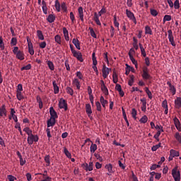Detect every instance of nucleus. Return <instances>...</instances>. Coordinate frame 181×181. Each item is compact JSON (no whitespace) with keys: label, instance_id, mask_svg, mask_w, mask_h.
I'll list each match as a JSON object with an SVG mask.
<instances>
[{"label":"nucleus","instance_id":"12","mask_svg":"<svg viewBox=\"0 0 181 181\" xmlns=\"http://www.w3.org/2000/svg\"><path fill=\"white\" fill-rule=\"evenodd\" d=\"M86 113H87L88 117H89L90 119H93V117H91V114L93 113V111L91 110V106H90V104L89 103L86 104Z\"/></svg>","mask_w":181,"mask_h":181},{"label":"nucleus","instance_id":"56","mask_svg":"<svg viewBox=\"0 0 181 181\" xmlns=\"http://www.w3.org/2000/svg\"><path fill=\"white\" fill-rule=\"evenodd\" d=\"M95 107L97 108V111L101 112V105H100V103H99L98 101L95 102Z\"/></svg>","mask_w":181,"mask_h":181},{"label":"nucleus","instance_id":"54","mask_svg":"<svg viewBox=\"0 0 181 181\" xmlns=\"http://www.w3.org/2000/svg\"><path fill=\"white\" fill-rule=\"evenodd\" d=\"M175 137L176 140H177L178 143L181 144V135L179 132L175 133Z\"/></svg>","mask_w":181,"mask_h":181},{"label":"nucleus","instance_id":"24","mask_svg":"<svg viewBox=\"0 0 181 181\" xmlns=\"http://www.w3.org/2000/svg\"><path fill=\"white\" fill-rule=\"evenodd\" d=\"M56 124V119H49L47 122L48 128L50 127H54Z\"/></svg>","mask_w":181,"mask_h":181},{"label":"nucleus","instance_id":"20","mask_svg":"<svg viewBox=\"0 0 181 181\" xmlns=\"http://www.w3.org/2000/svg\"><path fill=\"white\" fill-rule=\"evenodd\" d=\"M4 115L6 116V110L4 105H3L1 107H0V117H3Z\"/></svg>","mask_w":181,"mask_h":181},{"label":"nucleus","instance_id":"51","mask_svg":"<svg viewBox=\"0 0 181 181\" xmlns=\"http://www.w3.org/2000/svg\"><path fill=\"white\" fill-rule=\"evenodd\" d=\"M129 81H128V85L129 86H133V83H134V75H130L129 76Z\"/></svg>","mask_w":181,"mask_h":181},{"label":"nucleus","instance_id":"18","mask_svg":"<svg viewBox=\"0 0 181 181\" xmlns=\"http://www.w3.org/2000/svg\"><path fill=\"white\" fill-rule=\"evenodd\" d=\"M78 14L79 16L80 21H81V22H83V7H79L78 8Z\"/></svg>","mask_w":181,"mask_h":181},{"label":"nucleus","instance_id":"64","mask_svg":"<svg viewBox=\"0 0 181 181\" xmlns=\"http://www.w3.org/2000/svg\"><path fill=\"white\" fill-rule=\"evenodd\" d=\"M8 181H14L16 178L13 175H8Z\"/></svg>","mask_w":181,"mask_h":181},{"label":"nucleus","instance_id":"28","mask_svg":"<svg viewBox=\"0 0 181 181\" xmlns=\"http://www.w3.org/2000/svg\"><path fill=\"white\" fill-rule=\"evenodd\" d=\"M105 168H106L107 170L108 171L107 175H111V174L112 173V164H107Z\"/></svg>","mask_w":181,"mask_h":181},{"label":"nucleus","instance_id":"4","mask_svg":"<svg viewBox=\"0 0 181 181\" xmlns=\"http://www.w3.org/2000/svg\"><path fill=\"white\" fill-rule=\"evenodd\" d=\"M39 141V137L37 135H28V144L29 145H33V142H37Z\"/></svg>","mask_w":181,"mask_h":181},{"label":"nucleus","instance_id":"22","mask_svg":"<svg viewBox=\"0 0 181 181\" xmlns=\"http://www.w3.org/2000/svg\"><path fill=\"white\" fill-rule=\"evenodd\" d=\"M56 20V16L54 14L49 15L48 18H47V21L48 23H52Z\"/></svg>","mask_w":181,"mask_h":181},{"label":"nucleus","instance_id":"57","mask_svg":"<svg viewBox=\"0 0 181 181\" xmlns=\"http://www.w3.org/2000/svg\"><path fill=\"white\" fill-rule=\"evenodd\" d=\"M30 69H31V64H29L25 66H22L21 71H23L24 70H30Z\"/></svg>","mask_w":181,"mask_h":181},{"label":"nucleus","instance_id":"10","mask_svg":"<svg viewBox=\"0 0 181 181\" xmlns=\"http://www.w3.org/2000/svg\"><path fill=\"white\" fill-rule=\"evenodd\" d=\"M100 88L101 91H103V94L105 95H108V89L107 88L106 86L105 85L104 81L101 80L100 81Z\"/></svg>","mask_w":181,"mask_h":181},{"label":"nucleus","instance_id":"34","mask_svg":"<svg viewBox=\"0 0 181 181\" xmlns=\"http://www.w3.org/2000/svg\"><path fill=\"white\" fill-rule=\"evenodd\" d=\"M54 41L58 45H62V37L60 35H57L54 36Z\"/></svg>","mask_w":181,"mask_h":181},{"label":"nucleus","instance_id":"9","mask_svg":"<svg viewBox=\"0 0 181 181\" xmlns=\"http://www.w3.org/2000/svg\"><path fill=\"white\" fill-rule=\"evenodd\" d=\"M27 42H28V47L29 48V54L33 56L35 54V50L33 49V42H31V40L29 39V37H27Z\"/></svg>","mask_w":181,"mask_h":181},{"label":"nucleus","instance_id":"15","mask_svg":"<svg viewBox=\"0 0 181 181\" xmlns=\"http://www.w3.org/2000/svg\"><path fill=\"white\" fill-rule=\"evenodd\" d=\"M93 71L95 72H97L98 71V69H97V59H96V56H95V53L93 52Z\"/></svg>","mask_w":181,"mask_h":181},{"label":"nucleus","instance_id":"16","mask_svg":"<svg viewBox=\"0 0 181 181\" xmlns=\"http://www.w3.org/2000/svg\"><path fill=\"white\" fill-rule=\"evenodd\" d=\"M167 86L170 88V91L172 93L173 95H175L176 88L172 83H170V81H167Z\"/></svg>","mask_w":181,"mask_h":181},{"label":"nucleus","instance_id":"5","mask_svg":"<svg viewBox=\"0 0 181 181\" xmlns=\"http://www.w3.org/2000/svg\"><path fill=\"white\" fill-rule=\"evenodd\" d=\"M81 167L85 169L86 172H91L93 170V162H90L89 164L86 163L81 164Z\"/></svg>","mask_w":181,"mask_h":181},{"label":"nucleus","instance_id":"39","mask_svg":"<svg viewBox=\"0 0 181 181\" xmlns=\"http://www.w3.org/2000/svg\"><path fill=\"white\" fill-rule=\"evenodd\" d=\"M16 98L18 100V101H21L23 100V95H22V92L16 91Z\"/></svg>","mask_w":181,"mask_h":181},{"label":"nucleus","instance_id":"13","mask_svg":"<svg viewBox=\"0 0 181 181\" xmlns=\"http://www.w3.org/2000/svg\"><path fill=\"white\" fill-rule=\"evenodd\" d=\"M110 69L109 68H107L106 67V65H103V78H106L108 75L110 74Z\"/></svg>","mask_w":181,"mask_h":181},{"label":"nucleus","instance_id":"25","mask_svg":"<svg viewBox=\"0 0 181 181\" xmlns=\"http://www.w3.org/2000/svg\"><path fill=\"white\" fill-rule=\"evenodd\" d=\"M72 85H74V86L77 87L78 90H80V81L77 78H74L72 81Z\"/></svg>","mask_w":181,"mask_h":181},{"label":"nucleus","instance_id":"49","mask_svg":"<svg viewBox=\"0 0 181 181\" xmlns=\"http://www.w3.org/2000/svg\"><path fill=\"white\" fill-rule=\"evenodd\" d=\"M66 93L69 94L71 96L74 95V90L70 87H66Z\"/></svg>","mask_w":181,"mask_h":181},{"label":"nucleus","instance_id":"11","mask_svg":"<svg viewBox=\"0 0 181 181\" xmlns=\"http://www.w3.org/2000/svg\"><path fill=\"white\" fill-rule=\"evenodd\" d=\"M49 113L51 119H56L57 118H58V115H57V112L56 110H54V107H50Z\"/></svg>","mask_w":181,"mask_h":181},{"label":"nucleus","instance_id":"33","mask_svg":"<svg viewBox=\"0 0 181 181\" xmlns=\"http://www.w3.org/2000/svg\"><path fill=\"white\" fill-rule=\"evenodd\" d=\"M129 59L132 63H133V64L135 65V68L137 69L139 67V64L137 63V61L134 58L133 56H130Z\"/></svg>","mask_w":181,"mask_h":181},{"label":"nucleus","instance_id":"36","mask_svg":"<svg viewBox=\"0 0 181 181\" xmlns=\"http://www.w3.org/2000/svg\"><path fill=\"white\" fill-rule=\"evenodd\" d=\"M23 132L27 133V135L28 136H31V135H33V130L30 129L29 127H25L23 129Z\"/></svg>","mask_w":181,"mask_h":181},{"label":"nucleus","instance_id":"47","mask_svg":"<svg viewBox=\"0 0 181 181\" xmlns=\"http://www.w3.org/2000/svg\"><path fill=\"white\" fill-rule=\"evenodd\" d=\"M114 25L117 28V30H119V23L117 22L116 16H114Z\"/></svg>","mask_w":181,"mask_h":181},{"label":"nucleus","instance_id":"60","mask_svg":"<svg viewBox=\"0 0 181 181\" xmlns=\"http://www.w3.org/2000/svg\"><path fill=\"white\" fill-rule=\"evenodd\" d=\"M151 15L154 17H156L158 16V11L155 9H151Z\"/></svg>","mask_w":181,"mask_h":181},{"label":"nucleus","instance_id":"44","mask_svg":"<svg viewBox=\"0 0 181 181\" xmlns=\"http://www.w3.org/2000/svg\"><path fill=\"white\" fill-rule=\"evenodd\" d=\"M45 163H47V166L50 165V156H49V155L45 156Z\"/></svg>","mask_w":181,"mask_h":181},{"label":"nucleus","instance_id":"7","mask_svg":"<svg viewBox=\"0 0 181 181\" xmlns=\"http://www.w3.org/2000/svg\"><path fill=\"white\" fill-rule=\"evenodd\" d=\"M167 33H168V38L170 42V45H172L173 47H175L176 44H175V42H174L173 32L172 31V30H168V31H167Z\"/></svg>","mask_w":181,"mask_h":181},{"label":"nucleus","instance_id":"55","mask_svg":"<svg viewBox=\"0 0 181 181\" xmlns=\"http://www.w3.org/2000/svg\"><path fill=\"white\" fill-rule=\"evenodd\" d=\"M106 13V9L103 7V8H101V10L98 12V14H97L98 16V18L101 16V15Z\"/></svg>","mask_w":181,"mask_h":181},{"label":"nucleus","instance_id":"23","mask_svg":"<svg viewBox=\"0 0 181 181\" xmlns=\"http://www.w3.org/2000/svg\"><path fill=\"white\" fill-rule=\"evenodd\" d=\"M100 105H103V108L106 107V105H108V101L105 100L104 96H100Z\"/></svg>","mask_w":181,"mask_h":181},{"label":"nucleus","instance_id":"17","mask_svg":"<svg viewBox=\"0 0 181 181\" xmlns=\"http://www.w3.org/2000/svg\"><path fill=\"white\" fill-rule=\"evenodd\" d=\"M63 33H64V40L66 41H69V33L68 32V30L66 28H64L62 29Z\"/></svg>","mask_w":181,"mask_h":181},{"label":"nucleus","instance_id":"53","mask_svg":"<svg viewBox=\"0 0 181 181\" xmlns=\"http://www.w3.org/2000/svg\"><path fill=\"white\" fill-rule=\"evenodd\" d=\"M137 111L135 108L132 110V116L133 117L134 119H136Z\"/></svg>","mask_w":181,"mask_h":181},{"label":"nucleus","instance_id":"52","mask_svg":"<svg viewBox=\"0 0 181 181\" xmlns=\"http://www.w3.org/2000/svg\"><path fill=\"white\" fill-rule=\"evenodd\" d=\"M89 30H90V35H91V37H93V38L96 39L97 38V35H96V33L94 31V29H93V28H89Z\"/></svg>","mask_w":181,"mask_h":181},{"label":"nucleus","instance_id":"37","mask_svg":"<svg viewBox=\"0 0 181 181\" xmlns=\"http://www.w3.org/2000/svg\"><path fill=\"white\" fill-rule=\"evenodd\" d=\"M145 92H146V94H147V96H148V98L150 100H152L153 98V96H152V92H151L148 89V88H145Z\"/></svg>","mask_w":181,"mask_h":181},{"label":"nucleus","instance_id":"43","mask_svg":"<svg viewBox=\"0 0 181 181\" xmlns=\"http://www.w3.org/2000/svg\"><path fill=\"white\" fill-rule=\"evenodd\" d=\"M61 9H62L64 13H67V6L65 2L61 3Z\"/></svg>","mask_w":181,"mask_h":181},{"label":"nucleus","instance_id":"42","mask_svg":"<svg viewBox=\"0 0 181 181\" xmlns=\"http://www.w3.org/2000/svg\"><path fill=\"white\" fill-rule=\"evenodd\" d=\"M172 20V17L169 15H165L164 18H163V22H170Z\"/></svg>","mask_w":181,"mask_h":181},{"label":"nucleus","instance_id":"1","mask_svg":"<svg viewBox=\"0 0 181 181\" xmlns=\"http://www.w3.org/2000/svg\"><path fill=\"white\" fill-rule=\"evenodd\" d=\"M13 54L16 55V58L18 59L20 61L25 60V53L19 49V47H16L13 48Z\"/></svg>","mask_w":181,"mask_h":181},{"label":"nucleus","instance_id":"19","mask_svg":"<svg viewBox=\"0 0 181 181\" xmlns=\"http://www.w3.org/2000/svg\"><path fill=\"white\" fill-rule=\"evenodd\" d=\"M52 85H53V93L54 94H59V87L56 83V81H52Z\"/></svg>","mask_w":181,"mask_h":181},{"label":"nucleus","instance_id":"48","mask_svg":"<svg viewBox=\"0 0 181 181\" xmlns=\"http://www.w3.org/2000/svg\"><path fill=\"white\" fill-rule=\"evenodd\" d=\"M173 7L175 9H179L180 8V2L179 0H175V1L173 4Z\"/></svg>","mask_w":181,"mask_h":181},{"label":"nucleus","instance_id":"2","mask_svg":"<svg viewBox=\"0 0 181 181\" xmlns=\"http://www.w3.org/2000/svg\"><path fill=\"white\" fill-rule=\"evenodd\" d=\"M149 70L147 66L143 67V74H141V78H143L144 81L151 80L152 79V76L149 74Z\"/></svg>","mask_w":181,"mask_h":181},{"label":"nucleus","instance_id":"6","mask_svg":"<svg viewBox=\"0 0 181 181\" xmlns=\"http://www.w3.org/2000/svg\"><path fill=\"white\" fill-rule=\"evenodd\" d=\"M59 108L64 109V111L68 110L67 103L65 100L61 98L60 100H59Z\"/></svg>","mask_w":181,"mask_h":181},{"label":"nucleus","instance_id":"27","mask_svg":"<svg viewBox=\"0 0 181 181\" xmlns=\"http://www.w3.org/2000/svg\"><path fill=\"white\" fill-rule=\"evenodd\" d=\"M37 36L40 40H45V37H43L42 31H41L40 30H37Z\"/></svg>","mask_w":181,"mask_h":181},{"label":"nucleus","instance_id":"26","mask_svg":"<svg viewBox=\"0 0 181 181\" xmlns=\"http://www.w3.org/2000/svg\"><path fill=\"white\" fill-rule=\"evenodd\" d=\"M173 121L174 122V125H175V128H179V127H181V122H180L179 119L177 117H174L173 119Z\"/></svg>","mask_w":181,"mask_h":181},{"label":"nucleus","instance_id":"30","mask_svg":"<svg viewBox=\"0 0 181 181\" xmlns=\"http://www.w3.org/2000/svg\"><path fill=\"white\" fill-rule=\"evenodd\" d=\"M72 44L74 45L76 48H77L78 49H80V42L77 39L72 40Z\"/></svg>","mask_w":181,"mask_h":181},{"label":"nucleus","instance_id":"50","mask_svg":"<svg viewBox=\"0 0 181 181\" xmlns=\"http://www.w3.org/2000/svg\"><path fill=\"white\" fill-rule=\"evenodd\" d=\"M148 118L146 115H144L143 117H141V119L139 120V122H141V123L145 124L148 121Z\"/></svg>","mask_w":181,"mask_h":181},{"label":"nucleus","instance_id":"35","mask_svg":"<svg viewBox=\"0 0 181 181\" xmlns=\"http://www.w3.org/2000/svg\"><path fill=\"white\" fill-rule=\"evenodd\" d=\"M37 103H39L40 110L42 109L43 103H42V100H41V98L40 96H37Z\"/></svg>","mask_w":181,"mask_h":181},{"label":"nucleus","instance_id":"8","mask_svg":"<svg viewBox=\"0 0 181 181\" xmlns=\"http://www.w3.org/2000/svg\"><path fill=\"white\" fill-rule=\"evenodd\" d=\"M126 15L127 16L128 18L130 19V21H133L134 23L136 24V18H135L134 13L131 12V11L126 9Z\"/></svg>","mask_w":181,"mask_h":181},{"label":"nucleus","instance_id":"3","mask_svg":"<svg viewBox=\"0 0 181 181\" xmlns=\"http://www.w3.org/2000/svg\"><path fill=\"white\" fill-rule=\"evenodd\" d=\"M177 168H174L172 170V176L173 178H174V180L175 181H181V173L180 171H177Z\"/></svg>","mask_w":181,"mask_h":181},{"label":"nucleus","instance_id":"63","mask_svg":"<svg viewBox=\"0 0 181 181\" xmlns=\"http://www.w3.org/2000/svg\"><path fill=\"white\" fill-rule=\"evenodd\" d=\"M162 107H164L165 109H168V102L166 101V100L162 102Z\"/></svg>","mask_w":181,"mask_h":181},{"label":"nucleus","instance_id":"29","mask_svg":"<svg viewBox=\"0 0 181 181\" xmlns=\"http://www.w3.org/2000/svg\"><path fill=\"white\" fill-rule=\"evenodd\" d=\"M54 7L55 10H57V12H60V7H62V5H60V3H59L58 0H55Z\"/></svg>","mask_w":181,"mask_h":181},{"label":"nucleus","instance_id":"14","mask_svg":"<svg viewBox=\"0 0 181 181\" xmlns=\"http://www.w3.org/2000/svg\"><path fill=\"white\" fill-rule=\"evenodd\" d=\"M72 54L74 55V57H76V59H77L80 62H83V55L81 52H72Z\"/></svg>","mask_w":181,"mask_h":181},{"label":"nucleus","instance_id":"62","mask_svg":"<svg viewBox=\"0 0 181 181\" xmlns=\"http://www.w3.org/2000/svg\"><path fill=\"white\" fill-rule=\"evenodd\" d=\"M23 88H22V84L18 83V87L16 88V92H22Z\"/></svg>","mask_w":181,"mask_h":181},{"label":"nucleus","instance_id":"58","mask_svg":"<svg viewBox=\"0 0 181 181\" xmlns=\"http://www.w3.org/2000/svg\"><path fill=\"white\" fill-rule=\"evenodd\" d=\"M160 132H157V133L154 135V139H156L157 141H160Z\"/></svg>","mask_w":181,"mask_h":181},{"label":"nucleus","instance_id":"32","mask_svg":"<svg viewBox=\"0 0 181 181\" xmlns=\"http://www.w3.org/2000/svg\"><path fill=\"white\" fill-rule=\"evenodd\" d=\"M112 80H113L115 84L117 83L118 76H117V74L116 73L115 71H114L113 74H112Z\"/></svg>","mask_w":181,"mask_h":181},{"label":"nucleus","instance_id":"31","mask_svg":"<svg viewBox=\"0 0 181 181\" xmlns=\"http://www.w3.org/2000/svg\"><path fill=\"white\" fill-rule=\"evenodd\" d=\"M170 156L172 157H179L180 153L178 151H176L175 150H170Z\"/></svg>","mask_w":181,"mask_h":181},{"label":"nucleus","instance_id":"46","mask_svg":"<svg viewBox=\"0 0 181 181\" xmlns=\"http://www.w3.org/2000/svg\"><path fill=\"white\" fill-rule=\"evenodd\" d=\"M64 153L66 155V158H71V154L69 153V151H68L67 148H64Z\"/></svg>","mask_w":181,"mask_h":181},{"label":"nucleus","instance_id":"41","mask_svg":"<svg viewBox=\"0 0 181 181\" xmlns=\"http://www.w3.org/2000/svg\"><path fill=\"white\" fill-rule=\"evenodd\" d=\"M145 34L146 35H152V30L148 25H146L145 27Z\"/></svg>","mask_w":181,"mask_h":181},{"label":"nucleus","instance_id":"40","mask_svg":"<svg viewBox=\"0 0 181 181\" xmlns=\"http://www.w3.org/2000/svg\"><path fill=\"white\" fill-rule=\"evenodd\" d=\"M47 64L48 65L49 69H50L51 71L54 70V66L53 62H52L51 61H48L47 62Z\"/></svg>","mask_w":181,"mask_h":181},{"label":"nucleus","instance_id":"21","mask_svg":"<svg viewBox=\"0 0 181 181\" xmlns=\"http://www.w3.org/2000/svg\"><path fill=\"white\" fill-rule=\"evenodd\" d=\"M93 16H94L93 21L95 22V24H97V25H101L100 21H99V17L97 13H94Z\"/></svg>","mask_w":181,"mask_h":181},{"label":"nucleus","instance_id":"61","mask_svg":"<svg viewBox=\"0 0 181 181\" xmlns=\"http://www.w3.org/2000/svg\"><path fill=\"white\" fill-rule=\"evenodd\" d=\"M115 34V28L114 27H110V37H113Z\"/></svg>","mask_w":181,"mask_h":181},{"label":"nucleus","instance_id":"38","mask_svg":"<svg viewBox=\"0 0 181 181\" xmlns=\"http://www.w3.org/2000/svg\"><path fill=\"white\" fill-rule=\"evenodd\" d=\"M97 151V145L95 144H91L90 153H94Z\"/></svg>","mask_w":181,"mask_h":181},{"label":"nucleus","instance_id":"45","mask_svg":"<svg viewBox=\"0 0 181 181\" xmlns=\"http://www.w3.org/2000/svg\"><path fill=\"white\" fill-rule=\"evenodd\" d=\"M175 103L176 107H177L178 108L181 107V98H176Z\"/></svg>","mask_w":181,"mask_h":181},{"label":"nucleus","instance_id":"59","mask_svg":"<svg viewBox=\"0 0 181 181\" xmlns=\"http://www.w3.org/2000/svg\"><path fill=\"white\" fill-rule=\"evenodd\" d=\"M155 129L158 130L157 132H163L164 130H163V127L160 125H156V127H154Z\"/></svg>","mask_w":181,"mask_h":181}]
</instances>
